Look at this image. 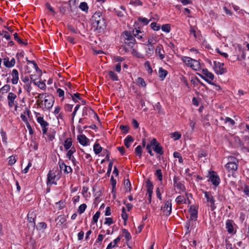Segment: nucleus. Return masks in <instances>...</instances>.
Masks as SVG:
<instances>
[{
    "label": "nucleus",
    "mask_w": 249,
    "mask_h": 249,
    "mask_svg": "<svg viewBox=\"0 0 249 249\" xmlns=\"http://www.w3.org/2000/svg\"><path fill=\"white\" fill-rule=\"evenodd\" d=\"M228 160L229 161L225 165V167L229 172L233 173L237 169L238 160L236 158L233 157H229Z\"/></svg>",
    "instance_id": "obj_1"
},
{
    "label": "nucleus",
    "mask_w": 249,
    "mask_h": 249,
    "mask_svg": "<svg viewBox=\"0 0 249 249\" xmlns=\"http://www.w3.org/2000/svg\"><path fill=\"white\" fill-rule=\"evenodd\" d=\"M202 74H198L199 76L208 82L209 84L213 85H215L218 88H220V87L214 84V83L212 82V81L214 79L213 74L208 71L207 69H204L202 71Z\"/></svg>",
    "instance_id": "obj_2"
},
{
    "label": "nucleus",
    "mask_w": 249,
    "mask_h": 249,
    "mask_svg": "<svg viewBox=\"0 0 249 249\" xmlns=\"http://www.w3.org/2000/svg\"><path fill=\"white\" fill-rule=\"evenodd\" d=\"M205 197L207 199V206L211 208L212 211H214L216 207L215 204V200L211 192H204Z\"/></svg>",
    "instance_id": "obj_3"
},
{
    "label": "nucleus",
    "mask_w": 249,
    "mask_h": 249,
    "mask_svg": "<svg viewBox=\"0 0 249 249\" xmlns=\"http://www.w3.org/2000/svg\"><path fill=\"white\" fill-rule=\"evenodd\" d=\"M182 61L189 66L193 69L197 70L200 67V64L198 61L196 60L193 59L187 56H184L182 58Z\"/></svg>",
    "instance_id": "obj_4"
},
{
    "label": "nucleus",
    "mask_w": 249,
    "mask_h": 249,
    "mask_svg": "<svg viewBox=\"0 0 249 249\" xmlns=\"http://www.w3.org/2000/svg\"><path fill=\"white\" fill-rule=\"evenodd\" d=\"M18 67L19 68H22L25 61H27L28 64L32 63L33 64L34 68L36 70V71H38L40 73L41 70L39 69L36 63L34 61L28 60L27 57H22L21 59H18Z\"/></svg>",
    "instance_id": "obj_5"
},
{
    "label": "nucleus",
    "mask_w": 249,
    "mask_h": 249,
    "mask_svg": "<svg viewBox=\"0 0 249 249\" xmlns=\"http://www.w3.org/2000/svg\"><path fill=\"white\" fill-rule=\"evenodd\" d=\"M151 145H152V147L155 152L160 155L163 154L162 147L160 146V143H158L156 139L154 138L151 141Z\"/></svg>",
    "instance_id": "obj_6"
},
{
    "label": "nucleus",
    "mask_w": 249,
    "mask_h": 249,
    "mask_svg": "<svg viewBox=\"0 0 249 249\" xmlns=\"http://www.w3.org/2000/svg\"><path fill=\"white\" fill-rule=\"evenodd\" d=\"M214 70L216 73L217 74H223L226 71V69L224 68V63L219 62H214Z\"/></svg>",
    "instance_id": "obj_7"
},
{
    "label": "nucleus",
    "mask_w": 249,
    "mask_h": 249,
    "mask_svg": "<svg viewBox=\"0 0 249 249\" xmlns=\"http://www.w3.org/2000/svg\"><path fill=\"white\" fill-rule=\"evenodd\" d=\"M93 27H95L96 29L99 31V32H103L106 28L107 25L105 20V18H102L101 21H99L97 22H94L92 24Z\"/></svg>",
    "instance_id": "obj_8"
},
{
    "label": "nucleus",
    "mask_w": 249,
    "mask_h": 249,
    "mask_svg": "<svg viewBox=\"0 0 249 249\" xmlns=\"http://www.w3.org/2000/svg\"><path fill=\"white\" fill-rule=\"evenodd\" d=\"M44 100V105L45 107L47 109H50L52 107L53 103H54V98L51 95H47V96H45Z\"/></svg>",
    "instance_id": "obj_9"
},
{
    "label": "nucleus",
    "mask_w": 249,
    "mask_h": 249,
    "mask_svg": "<svg viewBox=\"0 0 249 249\" xmlns=\"http://www.w3.org/2000/svg\"><path fill=\"white\" fill-rule=\"evenodd\" d=\"M210 180L212 184L215 186H218L220 182L219 177L217 175L216 173L213 171L211 173L210 172Z\"/></svg>",
    "instance_id": "obj_10"
},
{
    "label": "nucleus",
    "mask_w": 249,
    "mask_h": 249,
    "mask_svg": "<svg viewBox=\"0 0 249 249\" xmlns=\"http://www.w3.org/2000/svg\"><path fill=\"white\" fill-rule=\"evenodd\" d=\"M56 175L52 171H50L47 175V185H56V182L55 181Z\"/></svg>",
    "instance_id": "obj_11"
},
{
    "label": "nucleus",
    "mask_w": 249,
    "mask_h": 249,
    "mask_svg": "<svg viewBox=\"0 0 249 249\" xmlns=\"http://www.w3.org/2000/svg\"><path fill=\"white\" fill-rule=\"evenodd\" d=\"M189 213H190L189 220L192 221H196L197 217V210L193 205L191 206L189 209Z\"/></svg>",
    "instance_id": "obj_12"
},
{
    "label": "nucleus",
    "mask_w": 249,
    "mask_h": 249,
    "mask_svg": "<svg viewBox=\"0 0 249 249\" xmlns=\"http://www.w3.org/2000/svg\"><path fill=\"white\" fill-rule=\"evenodd\" d=\"M161 209L163 212L167 211V215L170 214L172 211V200L171 199H168L167 200L164 204V207L161 208Z\"/></svg>",
    "instance_id": "obj_13"
},
{
    "label": "nucleus",
    "mask_w": 249,
    "mask_h": 249,
    "mask_svg": "<svg viewBox=\"0 0 249 249\" xmlns=\"http://www.w3.org/2000/svg\"><path fill=\"white\" fill-rule=\"evenodd\" d=\"M155 53L159 55L160 59H163L165 57V52L162 45H158L155 50Z\"/></svg>",
    "instance_id": "obj_14"
},
{
    "label": "nucleus",
    "mask_w": 249,
    "mask_h": 249,
    "mask_svg": "<svg viewBox=\"0 0 249 249\" xmlns=\"http://www.w3.org/2000/svg\"><path fill=\"white\" fill-rule=\"evenodd\" d=\"M102 18H104L102 13L100 11L96 12L92 16L91 20L92 21V24H94V22H97L98 20L101 21Z\"/></svg>",
    "instance_id": "obj_15"
},
{
    "label": "nucleus",
    "mask_w": 249,
    "mask_h": 249,
    "mask_svg": "<svg viewBox=\"0 0 249 249\" xmlns=\"http://www.w3.org/2000/svg\"><path fill=\"white\" fill-rule=\"evenodd\" d=\"M233 224L234 222L232 220H228L226 221V228L229 233H233L234 232Z\"/></svg>",
    "instance_id": "obj_16"
},
{
    "label": "nucleus",
    "mask_w": 249,
    "mask_h": 249,
    "mask_svg": "<svg viewBox=\"0 0 249 249\" xmlns=\"http://www.w3.org/2000/svg\"><path fill=\"white\" fill-rule=\"evenodd\" d=\"M16 98V95L13 92H10L7 97L8 106L12 107L14 106V101Z\"/></svg>",
    "instance_id": "obj_17"
},
{
    "label": "nucleus",
    "mask_w": 249,
    "mask_h": 249,
    "mask_svg": "<svg viewBox=\"0 0 249 249\" xmlns=\"http://www.w3.org/2000/svg\"><path fill=\"white\" fill-rule=\"evenodd\" d=\"M77 140L79 143L83 146L89 145V140L84 135H79L77 137Z\"/></svg>",
    "instance_id": "obj_18"
},
{
    "label": "nucleus",
    "mask_w": 249,
    "mask_h": 249,
    "mask_svg": "<svg viewBox=\"0 0 249 249\" xmlns=\"http://www.w3.org/2000/svg\"><path fill=\"white\" fill-rule=\"evenodd\" d=\"M3 63L5 67L10 68L14 66L15 64V60L14 58H12L10 60L9 58H5L3 59Z\"/></svg>",
    "instance_id": "obj_19"
},
{
    "label": "nucleus",
    "mask_w": 249,
    "mask_h": 249,
    "mask_svg": "<svg viewBox=\"0 0 249 249\" xmlns=\"http://www.w3.org/2000/svg\"><path fill=\"white\" fill-rule=\"evenodd\" d=\"M168 74V71L160 67L159 70V76L161 80H163Z\"/></svg>",
    "instance_id": "obj_20"
},
{
    "label": "nucleus",
    "mask_w": 249,
    "mask_h": 249,
    "mask_svg": "<svg viewBox=\"0 0 249 249\" xmlns=\"http://www.w3.org/2000/svg\"><path fill=\"white\" fill-rule=\"evenodd\" d=\"M36 121L37 123L40 124L41 128L47 127L49 125V123L44 120L43 117H37Z\"/></svg>",
    "instance_id": "obj_21"
},
{
    "label": "nucleus",
    "mask_w": 249,
    "mask_h": 249,
    "mask_svg": "<svg viewBox=\"0 0 249 249\" xmlns=\"http://www.w3.org/2000/svg\"><path fill=\"white\" fill-rule=\"evenodd\" d=\"M133 141H134V139L133 138V137L131 136H130V135L127 136L126 137V138L124 139V143L125 146L127 148H129L130 146L131 143Z\"/></svg>",
    "instance_id": "obj_22"
},
{
    "label": "nucleus",
    "mask_w": 249,
    "mask_h": 249,
    "mask_svg": "<svg viewBox=\"0 0 249 249\" xmlns=\"http://www.w3.org/2000/svg\"><path fill=\"white\" fill-rule=\"evenodd\" d=\"M121 239V236H119L117 238H116L115 239H114L113 240V245H112V242L110 243L107 245L106 249H111L112 248H114V247H116L117 246V244L118 243V242L120 241Z\"/></svg>",
    "instance_id": "obj_23"
},
{
    "label": "nucleus",
    "mask_w": 249,
    "mask_h": 249,
    "mask_svg": "<svg viewBox=\"0 0 249 249\" xmlns=\"http://www.w3.org/2000/svg\"><path fill=\"white\" fill-rule=\"evenodd\" d=\"M68 94L70 96H71L72 100L75 103L78 102V99L79 100H82V98L80 97V94L79 93L77 92L72 94V93L68 91Z\"/></svg>",
    "instance_id": "obj_24"
},
{
    "label": "nucleus",
    "mask_w": 249,
    "mask_h": 249,
    "mask_svg": "<svg viewBox=\"0 0 249 249\" xmlns=\"http://www.w3.org/2000/svg\"><path fill=\"white\" fill-rule=\"evenodd\" d=\"M75 152L74 148H72L71 150H69L67 153V157L72 161H74L75 160L74 157L72 156V154Z\"/></svg>",
    "instance_id": "obj_25"
},
{
    "label": "nucleus",
    "mask_w": 249,
    "mask_h": 249,
    "mask_svg": "<svg viewBox=\"0 0 249 249\" xmlns=\"http://www.w3.org/2000/svg\"><path fill=\"white\" fill-rule=\"evenodd\" d=\"M146 46L147 47L145 48L146 54L151 55L154 53L155 49L154 44L147 45Z\"/></svg>",
    "instance_id": "obj_26"
},
{
    "label": "nucleus",
    "mask_w": 249,
    "mask_h": 249,
    "mask_svg": "<svg viewBox=\"0 0 249 249\" xmlns=\"http://www.w3.org/2000/svg\"><path fill=\"white\" fill-rule=\"evenodd\" d=\"M175 201L178 204L186 203V199L183 196H177L176 198Z\"/></svg>",
    "instance_id": "obj_27"
},
{
    "label": "nucleus",
    "mask_w": 249,
    "mask_h": 249,
    "mask_svg": "<svg viewBox=\"0 0 249 249\" xmlns=\"http://www.w3.org/2000/svg\"><path fill=\"white\" fill-rule=\"evenodd\" d=\"M72 142L71 138L66 139L64 143V146L66 150H68L72 145Z\"/></svg>",
    "instance_id": "obj_28"
},
{
    "label": "nucleus",
    "mask_w": 249,
    "mask_h": 249,
    "mask_svg": "<svg viewBox=\"0 0 249 249\" xmlns=\"http://www.w3.org/2000/svg\"><path fill=\"white\" fill-rule=\"evenodd\" d=\"M55 221H57V225H61L66 221V219L64 215H60L57 217Z\"/></svg>",
    "instance_id": "obj_29"
},
{
    "label": "nucleus",
    "mask_w": 249,
    "mask_h": 249,
    "mask_svg": "<svg viewBox=\"0 0 249 249\" xmlns=\"http://www.w3.org/2000/svg\"><path fill=\"white\" fill-rule=\"evenodd\" d=\"M102 150V147L98 143L96 142L93 146V151L95 154H99Z\"/></svg>",
    "instance_id": "obj_30"
},
{
    "label": "nucleus",
    "mask_w": 249,
    "mask_h": 249,
    "mask_svg": "<svg viewBox=\"0 0 249 249\" xmlns=\"http://www.w3.org/2000/svg\"><path fill=\"white\" fill-rule=\"evenodd\" d=\"M33 83L35 85L37 86L41 89L44 90L46 89V86L44 82H33Z\"/></svg>",
    "instance_id": "obj_31"
},
{
    "label": "nucleus",
    "mask_w": 249,
    "mask_h": 249,
    "mask_svg": "<svg viewBox=\"0 0 249 249\" xmlns=\"http://www.w3.org/2000/svg\"><path fill=\"white\" fill-rule=\"evenodd\" d=\"M123 36L124 38V42H125V41L128 42L129 39L132 36L130 31H125L123 33Z\"/></svg>",
    "instance_id": "obj_32"
},
{
    "label": "nucleus",
    "mask_w": 249,
    "mask_h": 249,
    "mask_svg": "<svg viewBox=\"0 0 249 249\" xmlns=\"http://www.w3.org/2000/svg\"><path fill=\"white\" fill-rule=\"evenodd\" d=\"M154 109L155 110L158 111V113L160 114H162V115L164 114V112L163 109H162L161 106L160 105V103H157L155 105V106L154 107Z\"/></svg>",
    "instance_id": "obj_33"
},
{
    "label": "nucleus",
    "mask_w": 249,
    "mask_h": 249,
    "mask_svg": "<svg viewBox=\"0 0 249 249\" xmlns=\"http://www.w3.org/2000/svg\"><path fill=\"white\" fill-rule=\"evenodd\" d=\"M79 8L82 11L87 12L89 9V6L86 2H82L79 5Z\"/></svg>",
    "instance_id": "obj_34"
},
{
    "label": "nucleus",
    "mask_w": 249,
    "mask_h": 249,
    "mask_svg": "<svg viewBox=\"0 0 249 249\" xmlns=\"http://www.w3.org/2000/svg\"><path fill=\"white\" fill-rule=\"evenodd\" d=\"M137 84L142 87H145L146 85L144 79L142 77H138L136 80Z\"/></svg>",
    "instance_id": "obj_35"
},
{
    "label": "nucleus",
    "mask_w": 249,
    "mask_h": 249,
    "mask_svg": "<svg viewBox=\"0 0 249 249\" xmlns=\"http://www.w3.org/2000/svg\"><path fill=\"white\" fill-rule=\"evenodd\" d=\"M66 95H69L68 91L69 92L72 93L73 90V86L71 85V83L70 82H68L66 83Z\"/></svg>",
    "instance_id": "obj_36"
},
{
    "label": "nucleus",
    "mask_w": 249,
    "mask_h": 249,
    "mask_svg": "<svg viewBox=\"0 0 249 249\" xmlns=\"http://www.w3.org/2000/svg\"><path fill=\"white\" fill-rule=\"evenodd\" d=\"M108 76L113 81L119 80L117 74L113 71H109L108 72Z\"/></svg>",
    "instance_id": "obj_37"
},
{
    "label": "nucleus",
    "mask_w": 249,
    "mask_h": 249,
    "mask_svg": "<svg viewBox=\"0 0 249 249\" xmlns=\"http://www.w3.org/2000/svg\"><path fill=\"white\" fill-rule=\"evenodd\" d=\"M17 42H18L21 46H26L27 45V42L26 40L21 39L17 34Z\"/></svg>",
    "instance_id": "obj_38"
},
{
    "label": "nucleus",
    "mask_w": 249,
    "mask_h": 249,
    "mask_svg": "<svg viewBox=\"0 0 249 249\" xmlns=\"http://www.w3.org/2000/svg\"><path fill=\"white\" fill-rule=\"evenodd\" d=\"M124 185L126 191L130 192L131 191V183L128 179H125L124 180Z\"/></svg>",
    "instance_id": "obj_39"
},
{
    "label": "nucleus",
    "mask_w": 249,
    "mask_h": 249,
    "mask_svg": "<svg viewBox=\"0 0 249 249\" xmlns=\"http://www.w3.org/2000/svg\"><path fill=\"white\" fill-rule=\"evenodd\" d=\"M135 41V39L133 36H132L129 39V41L128 42L125 41V43L127 44L130 47L132 48L134 45Z\"/></svg>",
    "instance_id": "obj_40"
},
{
    "label": "nucleus",
    "mask_w": 249,
    "mask_h": 249,
    "mask_svg": "<svg viewBox=\"0 0 249 249\" xmlns=\"http://www.w3.org/2000/svg\"><path fill=\"white\" fill-rule=\"evenodd\" d=\"M147 192L153 191V185L150 180H147L146 181Z\"/></svg>",
    "instance_id": "obj_41"
},
{
    "label": "nucleus",
    "mask_w": 249,
    "mask_h": 249,
    "mask_svg": "<svg viewBox=\"0 0 249 249\" xmlns=\"http://www.w3.org/2000/svg\"><path fill=\"white\" fill-rule=\"evenodd\" d=\"M161 30L163 32L169 33L171 30L170 25L169 24H163L161 26Z\"/></svg>",
    "instance_id": "obj_42"
},
{
    "label": "nucleus",
    "mask_w": 249,
    "mask_h": 249,
    "mask_svg": "<svg viewBox=\"0 0 249 249\" xmlns=\"http://www.w3.org/2000/svg\"><path fill=\"white\" fill-rule=\"evenodd\" d=\"M155 175L158 178V179L160 181H162V174L161 169H157L156 170Z\"/></svg>",
    "instance_id": "obj_43"
},
{
    "label": "nucleus",
    "mask_w": 249,
    "mask_h": 249,
    "mask_svg": "<svg viewBox=\"0 0 249 249\" xmlns=\"http://www.w3.org/2000/svg\"><path fill=\"white\" fill-rule=\"evenodd\" d=\"M88 111H89V113H94V111L92 109L90 108V109H89V110H88V108L87 107H84L82 110V116H87L88 114Z\"/></svg>",
    "instance_id": "obj_44"
},
{
    "label": "nucleus",
    "mask_w": 249,
    "mask_h": 249,
    "mask_svg": "<svg viewBox=\"0 0 249 249\" xmlns=\"http://www.w3.org/2000/svg\"><path fill=\"white\" fill-rule=\"evenodd\" d=\"M35 217H36V215L33 213H28V214L27 215V219H28V222H34Z\"/></svg>",
    "instance_id": "obj_45"
},
{
    "label": "nucleus",
    "mask_w": 249,
    "mask_h": 249,
    "mask_svg": "<svg viewBox=\"0 0 249 249\" xmlns=\"http://www.w3.org/2000/svg\"><path fill=\"white\" fill-rule=\"evenodd\" d=\"M192 222V221L189 220L187 221H186L185 223V228L186 229V233H189L191 231V230L190 229V227L191 226V222Z\"/></svg>",
    "instance_id": "obj_46"
},
{
    "label": "nucleus",
    "mask_w": 249,
    "mask_h": 249,
    "mask_svg": "<svg viewBox=\"0 0 249 249\" xmlns=\"http://www.w3.org/2000/svg\"><path fill=\"white\" fill-rule=\"evenodd\" d=\"M87 208V205L86 204H82L79 206L78 209V212L79 213L81 214L83 213Z\"/></svg>",
    "instance_id": "obj_47"
},
{
    "label": "nucleus",
    "mask_w": 249,
    "mask_h": 249,
    "mask_svg": "<svg viewBox=\"0 0 249 249\" xmlns=\"http://www.w3.org/2000/svg\"><path fill=\"white\" fill-rule=\"evenodd\" d=\"M123 233L125 234V238L127 241H129L131 239V236L130 233L126 229L122 230Z\"/></svg>",
    "instance_id": "obj_48"
},
{
    "label": "nucleus",
    "mask_w": 249,
    "mask_h": 249,
    "mask_svg": "<svg viewBox=\"0 0 249 249\" xmlns=\"http://www.w3.org/2000/svg\"><path fill=\"white\" fill-rule=\"evenodd\" d=\"M138 21L143 23V25H146L148 24L150 20H148L147 18L139 17L138 18Z\"/></svg>",
    "instance_id": "obj_49"
},
{
    "label": "nucleus",
    "mask_w": 249,
    "mask_h": 249,
    "mask_svg": "<svg viewBox=\"0 0 249 249\" xmlns=\"http://www.w3.org/2000/svg\"><path fill=\"white\" fill-rule=\"evenodd\" d=\"M171 137L174 140H178L181 137V134L178 132H175L171 134Z\"/></svg>",
    "instance_id": "obj_50"
},
{
    "label": "nucleus",
    "mask_w": 249,
    "mask_h": 249,
    "mask_svg": "<svg viewBox=\"0 0 249 249\" xmlns=\"http://www.w3.org/2000/svg\"><path fill=\"white\" fill-rule=\"evenodd\" d=\"M46 227L47 224L45 222H42L38 223V225L36 227V229L38 230H41L45 229Z\"/></svg>",
    "instance_id": "obj_51"
},
{
    "label": "nucleus",
    "mask_w": 249,
    "mask_h": 249,
    "mask_svg": "<svg viewBox=\"0 0 249 249\" xmlns=\"http://www.w3.org/2000/svg\"><path fill=\"white\" fill-rule=\"evenodd\" d=\"M177 187V189L180 190L181 192H185L186 188L183 184H182L181 182L178 183L177 185L175 186Z\"/></svg>",
    "instance_id": "obj_52"
},
{
    "label": "nucleus",
    "mask_w": 249,
    "mask_h": 249,
    "mask_svg": "<svg viewBox=\"0 0 249 249\" xmlns=\"http://www.w3.org/2000/svg\"><path fill=\"white\" fill-rule=\"evenodd\" d=\"M174 157L175 158L178 159V161L180 163H182L183 161V160L182 157L180 155V154L178 152H175L173 154Z\"/></svg>",
    "instance_id": "obj_53"
},
{
    "label": "nucleus",
    "mask_w": 249,
    "mask_h": 249,
    "mask_svg": "<svg viewBox=\"0 0 249 249\" xmlns=\"http://www.w3.org/2000/svg\"><path fill=\"white\" fill-rule=\"evenodd\" d=\"M135 153L137 154L140 158L142 156V148L141 145H138L135 150Z\"/></svg>",
    "instance_id": "obj_54"
},
{
    "label": "nucleus",
    "mask_w": 249,
    "mask_h": 249,
    "mask_svg": "<svg viewBox=\"0 0 249 249\" xmlns=\"http://www.w3.org/2000/svg\"><path fill=\"white\" fill-rule=\"evenodd\" d=\"M10 89V87L9 85H5L2 87L0 89V92L3 94L7 92Z\"/></svg>",
    "instance_id": "obj_55"
},
{
    "label": "nucleus",
    "mask_w": 249,
    "mask_h": 249,
    "mask_svg": "<svg viewBox=\"0 0 249 249\" xmlns=\"http://www.w3.org/2000/svg\"><path fill=\"white\" fill-rule=\"evenodd\" d=\"M8 164L12 165L16 163L15 157L13 155L10 156L8 158Z\"/></svg>",
    "instance_id": "obj_56"
},
{
    "label": "nucleus",
    "mask_w": 249,
    "mask_h": 249,
    "mask_svg": "<svg viewBox=\"0 0 249 249\" xmlns=\"http://www.w3.org/2000/svg\"><path fill=\"white\" fill-rule=\"evenodd\" d=\"M144 66L146 68L148 72L151 73L153 71L151 67L150 66V62L148 61H146L144 63Z\"/></svg>",
    "instance_id": "obj_57"
},
{
    "label": "nucleus",
    "mask_w": 249,
    "mask_h": 249,
    "mask_svg": "<svg viewBox=\"0 0 249 249\" xmlns=\"http://www.w3.org/2000/svg\"><path fill=\"white\" fill-rule=\"evenodd\" d=\"M130 4L133 5L135 6L140 5L142 6V2L140 0H131Z\"/></svg>",
    "instance_id": "obj_58"
},
{
    "label": "nucleus",
    "mask_w": 249,
    "mask_h": 249,
    "mask_svg": "<svg viewBox=\"0 0 249 249\" xmlns=\"http://www.w3.org/2000/svg\"><path fill=\"white\" fill-rule=\"evenodd\" d=\"M151 28L154 31H159L160 29V25L155 22H152L150 24Z\"/></svg>",
    "instance_id": "obj_59"
},
{
    "label": "nucleus",
    "mask_w": 249,
    "mask_h": 249,
    "mask_svg": "<svg viewBox=\"0 0 249 249\" xmlns=\"http://www.w3.org/2000/svg\"><path fill=\"white\" fill-rule=\"evenodd\" d=\"M80 107V105H77L75 108H74V111H73V112L71 114V116H72V122H73L74 121V118L76 115V112L77 111V110L79 109V107Z\"/></svg>",
    "instance_id": "obj_60"
},
{
    "label": "nucleus",
    "mask_w": 249,
    "mask_h": 249,
    "mask_svg": "<svg viewBox=\"0 0 249 249\" xmlns=\"http://www.w3.org/2000/svg\"><path fill=\"white\" fill-rule=\"evenodd\" d=\"M155 43V40L153 39V37H149L148 41L144 43L143 44L145 46L154 44Z\"/></svg>",
    "instance_id": "obj_61"
},
{
    "label": "nucleus",
    "mask_w": 249,
    "mask_h": 249,
    "mask_svg": "<svg viewBox=\"0 0 249 249\" xmlns=\"http://www.w3.org/2000/svg\"><path fill=\"white\" fill-rule=\"evenodd\" d=\"M120 129L124 131V133L126 134L128 132L129 128V126L127 125H121L120 126Z\"/></svg>",
    "instance_id": "obj_62"
},
{
    "label": "nucleus",
    "mask_w": 249,
    "mask_h": 249,
    "mask_svg": "<svg viewBox=\"0 0 249 249\" xmlns=\"http://www.w3.org/2000/svg\"><path fill=\"white\" fill-rule=\"evenodd\" d=\"M112 165H113L112 162V161L109 162V163L108 164V169H107V172L106 174V175L107 177H109V176L110 175V173H111V172L112 170Z\"/></svg>",
    "instance_id": "obj_63"
},
{
    "label": "nucleus",
    "mask_w": 249,
    "mask_h": 249,
    "mask_svg": "<svg viewBox=\"0 0 249 249\" xmlns=\"http://www.w3.org/2000/svg\"><path fill=\"white\" fill-rule=\"evenodd\" d=\"M46 8L52 12L53 16H54L56 14L55 12L53 10V8L51 6L50 3H47L46 4Z\"/></svg>",
    "instance_id": "obj_64"
}]
</instances>
